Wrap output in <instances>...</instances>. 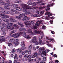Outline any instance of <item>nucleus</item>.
Listing matches in <instances>:
<instances>
[{"instance_id": "nucleus-7", "label": "nucleus", "mask_w": 63, "mask_h": 63, "mask_svg": "<svg viewBox=\"0 0 63 63\" xmlns=\"http://www.w3.org/2000/svg\"><path fill=\"white\" fill-rule=\"evenodd\" d=\"M21 34L20 33V32L19 34H18L17 33H16L15 34H13L11 36V37H14L15 36V38H18L19 37L20 35H21Z\"/></svg>"}, {"instance_id": "nucleus-24", "label": "nucleus", "mask_w": 63, "mask_h": 63, "mask_svg": "<svg viewBox=\"0 0 63 63\" xmlns=\"http://www.w3.org/2000/svg\"><path fill=\"white\" fill-rule=\"evenodd\" d=\"M15 41V39L13 38L9 40V42L10 43H12Z\"/></svg>"}, {"instance_id": "nucleus-44", "label": "nucleus", "mask_w": 63, "mask_h": 63, "mask_svg": "<svg viewBox=\"0 0 63 63\" xmlns=\"http://www.w3.org/2000/svg\"><path fill=\"white\" fill-rule=\"evenodd\" d=\"M46 8V7L45 6H43V7H39L40 9H41L42 10H43V9H44V8Z\"/></svg>"}, {"instance_id": "nucleus-22", "label": "nucleus", "mask_w": 63, "mask_h": 63, "mask_svg": "<svg viewBox=\"0 0 63 63\" xmlns=\"http://www.w3.org/2000/svg\"><path fill=\"white\" fill-rule=\"evenodd\" d=\"M16 10L19 11H22V8L20 7H16V8H15Z\"/></svg>"}, {"instance_id": "nucleus-2", "label": "nucleus", "mask_w": 63, "mask_h": 63, "mask_svg": "<svg viewBox=\"0 0 63 63\" xmlns=\"http://www.w3.org/2000/svg\"><path fill=\"white\" fill-rule=\"evenodd\" d=\"M21 6H22V8H24L23 9L26 10H30L31 9V8L30 7V6L26 4H23L22 2H21Z\"/></svg>"}, {"instance_id": "nucleus-20", "label": "nucleus", "mask_w": 63, "mask_h": 63, "mask_svg": "<svg viewBox=\"0 0 63 63\" xmlns=\"http://www.w3.org/2000/svg\"><path fill=\"white\" fill-rule=\"evenodd\" d=\"M10 12L7 11H4L3 13L4 14H10Z\"/></svg>"}, {"instance_id": "nucleus-23", "label": "nucleus", "mask_w": 63, "mask_h": 63, "mask_svg": "<svg viewBox=\"0 0 63 63\" xmlns=\"http://www.w3.org/2000/svg\"><path fill=\"white\" fill-rule=\"evenodd\" d=\"M4 36H0V39L3 40V41H6L5 39H4Z\"/></svg>"}, {"instance_id": "nucleus-32", "label": "nucleus", "mask_w": 63, "mask_h": 63, "mask_svg": "<svg viewBox=\"0 0 63 63\" xmlns=\"http://www.w3.org/2000/svg\"><path fill=\"white\" fill-rule=\"evenodd\" d=\"M47 45L48 46V47H52V45L50 44H47Z\"/></svg>"}, {"instance_id": "nucleus-53", "label": "nucleus", "mask_w": 63, "mask_h": 63, "mask_svg": "<svg viewBox=\"0 0 63 63\" xmlns=\"http://www.w3.org/2000/svg\"><path fill=\"white\" fill-rule=\"evenodd\" d=\"M34 43H35V45H37L39 44V43L38 42V41H37L36 42H35Z\"/></svg>"}, {"instance_id": "nucleus-25", "label": "nucleus", "mask_w": 63, "mask_h": 63, "mask_svg": "<svg viewBox=\"0 0 63 63\" xmlns=\"http://www.w3.org/2000/svg\"><path fill=\"white\" fill-rule=\"evenodd\" d=\"M21 17H22L23 16H25V13H23L22 14H20V15Z\"/></svg>"}, {"instance_id": "nucleus-21", "label": "nucleus", "mask_w": 63, "mask_h": 63, "mask_svg": "<svg viewBox=\"0 0 63 63\" xmlns=\"http://www.w3.org/2000/svg\"><path fill=\"white\" fill-rule=\"evenodd\" d=\"M46 38L49 41H52V42H54V40L53 39H49L48 37H46Z\"/></svg>"}, {"instance_id": "nucleus-12", "label": "nucleus", "mask_w": 63, "mask_h": 63, "mask_svg": "<svg viewBox=\"0 0 63 63\" xmlns=\"http://www.w3.org/2000/svg\"><path fill=\"white\" fill-rule=\"evenodd\" d=\"M0 4L2 5H3L4 6H7V3L3 2V1L2 0H0Z\"/></svg>"}, {"instance_id": "nucleus-5", "label": "nucleus", "mask_w": 63, "mask_h": 63, "mask_svg": "<svg viewBox=\"0 0 63 63\" xmlns=\"http://www.w3.org/2000/svg\"><path fill=\"white\" fill-rule=\"evenodd\" d=\"M41 22L39 21H37L35 24V25L32 28V29H37L38 28V26H39L40 25V24H41Z\"/></svg>"}, {"instance_id": "nucleus-27", "label": "nucleus", "mask_w": 63, "mask_h": 63, "mask_svg": "<svg viewBox=\"0 0 63 63\" xmlns=\"http://www.w3.org/2000/svg\"><path fill=\"white\" fill-rule=\"evenodd\" d=\"M4 9H7V10H10V7L7 6H5L4 7Z\"/></svg>"}, {"instance_id": "nucleus-40", "label": "nucleus", "mask_w": 63, "mask_h": 63, "mask_svg": "<svg viewBox=\"0 0 63 63\" xmlns=\"http://www.w3.org/2000/svg\"><path fill=\"white\" fill-rule=\"evenodd\" d=\"M14 29H15V28L14 27H12L11 28L10 31L12 30H14Z\"/></svg>"}, {"instance_id": "nucleus-43", "label": "nucleus", "mask_w": 63, "mask_h": 63, "mask_svg": "<svg viewBox=\"0 0 63 63\" xmlns=\"http://www.w3.org/2000/svg\"><path fill=\"white\" fill-rule=\"evenodd\" d=\"M48 16L49 17L52 16V14L49 12V13L48 14Z\"/></svg>"}, {"instance_id": "nucleus-47", "label": "nucleus", "mask_w": 63, "mask_h": 63, "mask_svg": "<svg viewBox=\"0 0 63 63\" xmlns=\"http://www.w3.org/2000/svg\"><path fill=\"white\" fill-rule=\"evenodd\" d=\"M14 44L15 46H18L19 44V43L18 42H15L14 43Z\"/></svg>"}, {"instance_id": "nucleus-64", "label": "nucleus", "mask_w": 63, "mask_h": 63, "mask_svg": "<svg viewBox=\"0 0 63 63\" xmlns=\"http://www.w3.org/2000/svg\"><path fill=\"white\" fill-rule=\"evenodd\" d=\"M19 58H21L22 57V55H20L19 56Z\"/></svg>"}, {"instance_id": "nucleus-39", "label": "nucleus", "mask_w": 63, "mask_h": 63, "mask_svg": "<svg viewBox=\"0 0 63 63\" xmlns=\"http://www.w3.org/2000/svg\"><path fill=\"white\" fill-rule=\"evenodd\" d=\"M34 55H35L36 57H37V56H38V55L37 54V53L36 52H35L34 53Z\"/></svg>"}, {"instance_id": "nucleus-14", "label": "nucleus", "mask_w": 63, "mask_h": 63, "mask_svg": "<svg viewBox=\"0 0 63 63\" xmlns=\"http://www.w3.org/2000/svg\"><path fill=\"white\" fill-rule=\"evenodd\" d=\"M18 6V4H13L11 5V7H15L16 8V7H17Z\"/></svg>"}, {"instance_id": "nucleus-49", "label": "nucleus", "mask_w": 63, "mask_h": 63, "mask_svg": "<svg viewBox=\"0 0 63 63\" xmlns=\"http://www.w3.org/2000/svg\"><path fill=\"white\" fill-rule=\"evenodd\" d=\"M46 52H48V51H50V50H49V49H46Z\"/></svg>"}, {"instance_id": "nucleus-51", "label": "nucleus", "mask_w": 63, "mask_h": 63, "mask_svg": "<svg viewBox=\"0 0 63 63\" xmlns=\"http://www.w3.org/2000/svg\"><path fill=\"white\" fill-rule=\"evenodd\" d=\"M43 60H44V61H45L46 60V58L45 57H44L43 58Z\"/></svg>"}, {"instance_id": "nucleus-16", "label": "nucleus", "mask_w": 63, "mask_h": 63, "mask_svg": "<svg viewBox=\"0 0 63 63\" xmlns=\"http://www.w3.org/2000/svg\"><path fill=\"white\" fill-rule=\"evenodd\" d=\"M10 21H11V22H16V21H17L16 20L13 18H10Z\"/></svg>"}, {"instance_id": "nucleus-37", "label": "nucleus", "mask_w": 63, "mask_h": 63, "mask_svg": "<svg viewBox=\"0 0 63 63\" xmlns=\"http://www.w3.org/2000/svg\"><path fill=\"white\" fill-rule=\"evenodd\" d=\"M33 6H36V2H34L32 3V5Z\"/></svg>"}, {"instance_id": "nucleus-30", "label": "nucleus", "mask_w": 63, "mask_h": 63, "mask_svg": "<svg viewBox=\"0 0 63 63\" xmlns=\"http://www.w3.org/2000/svg\"><path fill=\"white\" fill-rule=\"evenodd\" d=\"M21 45L22 47H25V45L24 44V42H22Z\"/></svg>"}, {"instance_id": "nucleus-61", "label": "nucleus", "mask_w": 63, "mask_h": 63, "mask_svg": "<svg viewBox=\"0 0 63 63\" xmlns=\"http://www.w3.org/2000/svg\"><path fill=\"white\" fill-rule=\"evenodd\" d=\"M11 12H15V11H16V10H14V9H12L11 10Z\"/></svg>"}, {"instance_id": "nucleus-48", "label": "nucleus", "mask_w": 63, "mask_h": 63, "mask_svg": "<svg viewBox=\"0 0 63 63\" xmlns=\"http://www.w3.org/2000/svg\"><path fill=\"white\" fill-rule=\"evenodd\" d=\"M15 32H16V31H15V30H14L12 31L11 32V34H13V33H15Z\"/></svg>"}, {"instance_id": "nucleus-52", "label": "nucleus", "mask_w": 63, "mask_h": 63, "mask_svg": "<svg viewBox=\"0 0 63 63\" xmlns=\"http://www.w3.org/2000/svg\"><path fill=\"white\" fill-rule=\"evenodd\" d=\"M5 1L7 3H10V0H5Z\"/></svg>"}, {"instance_id": "nucleus-31", "label": "nucleus", "mask_w": 63, "mask_h": 63, "mask_svg": "<svg viewBox=\"0 0 63 63\" xmlns=\"http://www.w3.org/2000/svg\"><path fill=\"white\" fill-rule=\"evenodd\" d=\"M16 18H17L18 19H21V17H20V15H19V16H16Z\"/></svg>"}, {"instance_id": "nucleus-8", "label": "nucleus", "mask_w": 63, "mask_h": 63, "mask_svg": "<svg viewBox=\"0 0 63 63\" xmlns=\"http://www.w3.org/2000/svg\"><path fill=\"white\" fill-rule=\"evenodd\" d=\"M45 13V11L44 10H43L41 11L40 14V15H37L36 14L34 15H33V16L34 17H39V16H42L43 14Z\"/></svg>"}, {"instance_id": "nucleus-58", "label": "nucleus", "mask_w": 63, "mask_h": 63, "mask_svg": "<svg viewBox=\"0 0 63 63\" xmlns=\"http://www.w3.org/2000/svg\"><path fill=\"white\" fill-rule=\"evenodd\" d=\"M19 52L20 53H21V52H22V50L21 49H20L19 50Z\"/></svg>"}, {"instance_id": "nucleus-57", "label": "nucleus", "mask_w": 63, "mask_h": 63, "mask_svg": "<svg viewBox=\"0 0 63 63\" xmlns=\"http://www.w3.org/2000/svg\"><path fill=\"white\" fill-rule=\"evenodd\" d=\"M20 26L21 27H22V28H23V27H24V25L22 24L20 25Z\"/></svg>"}, {"instance_id": "nucleus-60", "label": "nucleus", "mask_w": 63, "mask_h": 63, "mask_svg": "<svg viewBox=\"0 0 63 63\" xmlns=\"http://www.w3.org/2000/svg\"><path fill=\"white\" fill-rule=\"evenodd\" d=\"M6 6H11V3H6Z\"/></svg>"}, {"instance_id": "nucleus-38", "label": "nucleus", "mask_w": 63, "mask_h": 63, "mask_svg": "<svg viewBox=\"0 0 63 63\" xmlns=\"http://www.w3.org/2000/svg\"><path fill=\"white\" fill-rule=\"evenodd\" d=\"M8 46L9 47H13V45L11 43H9L8 44Z\"/></svg>"}, {"instance_id": "nucleus-10", "label": "nucleus", "mask_w": 63, "mask_h": 63, "mask_svg": "<svg viewBox=\"0 0 63 63\" xmlns=\"http://www.w3.org/2000/svg\"><path fill=\"white\" fill-rule=\"evenodd\" d=\"M28 9H24L23 10V12H25V15H29L30 14H31V13H30Z\"/></svg>"}, {"instance_id": "nucleus-6", "label": "nucleus", "mask_w": 63, "mask_h": 63, "mask_svg": "<svg viewBox=\"0 0 63 63\" xmlns=\"http://www.w3.org/2000/svg\"><path fill=\"white\" fill-rule=\"evenodd\" d=\"M42 53L41 52L39 53H38V55H40L41 57H44V55L46 56L47 55V53L45 51H43L42 52Z\"/></svg>"}, {"instance_id": "nucleus-45", "label": "nucleus", "mask_w": 63, "mask_h": 63, "mask_svg": "<svg viewBox=\"0 0 63 63\" xmlns=\"http://www.w3.org/2000/svg\"><path fill=\"white\" fill-rule=\"evenodd\" d=\"M13 26H14V27H17L18 25H17V24H14Z\"/></svg>"}, {"instance_id": "nucleus-26", "label": "nucleus", "mask_w": 63, "mask_h": 63, "mask_svg": "<svg viewBox=\"0 0 63 63\" xmlns=\"http://www.w3.org/2000/svg\"><path fill=\"white\" fill-rule=\"evenodd\" d=\"M7 24L9 25L10 26H12L13 25V23H10L9 22H8L7 23Z\"/></svg>"}, {"instance_id": "nucleus-34", "label": "nucleus", "mask_w": 63, "mask_h": 63, "mask_svg": "<svg viewBox=\"0 0 63 63\" xmlns=\"http://www.w3.org/2000/svg\"><path fill=\"white\" fill-rule=\"evenodd\" d=\"M43 1H41L36 2V4H39V3H43Z\"/></svg>"}, {"instance_id": "nucleus-9", "label": "nucleus", "mask_w": 63, "mask_h": 63, "mask_svg": "<svg viewBox=\"0 0 63 63\" xmlns=\"http://www.w3.org/2000/svg\"><path fill=\"white\" fill-rule=\"evenodd\" d=\"M0 17L4 18H9V16L8 15L4 14H0Z\"/></svg>"}, {"instance_id": "nucleus-46", "label": "nucleus", "mask_w": 63, "mask_h": 63, "mask_svg": "<svg viewBox=\"0 0 63 63\" xmlns=\"http://www.w3.org/2000/svg\"><path fill=\"white\" fill-rule=\"evenodd\" d=\"M42 29H43L44 30V29H46V27L45 26H42Z\"/></svg>"}, {"instance_id": "nucleus-35", "label": "nucleus", "mask_w": 63, "mask_h": 63, "mask_svg": "<svg viewBox=\"0 0 63 63\" xmlns=\"http://www.w3.org/2000/svg\"><path fill=\"white\" fill-rule=\"evenodd\" d=\"M39 44H42L43 42H42V40H41V38H39Z\"/></svg>"}, {"instance_id": "nucleus-56", "label": "nucleus", "mask_w": 63, "mask_h": 63, "mask_svg": "<svg viewBox=\"0 0 63 63\" xmlns=\"http://www.w3.org/2000/svg\"><path fill=\"white\" fill-rule=\"evenodd\" d=\"M22 24V23H21V22H19L18 23V25H21Z\"/></svg>"}, {"instance_id": "nucleus-18", "label": "nucleus", "mask_w": 63, "mask_h": 63, "mask_svg": "<svg viewBox=\"0 0 63 63\" xmlns=\"http://www.w3.org/2000/svg\"><path fill=\"white\" fill-rule=\"evenodd\" d=\"M2 20L3 21H4L5 22H8L9 21V19L5 18H3L2 19Z\"/></svg>"}, {"instance_id": "nucleus-11", "label": "nucleus", "mask_w": 63, "mask_h": 63, "mask_svg": "<svg viewBox=\"0 0 63 63\" xmlns=\"http://www.w3.org/2000/svg\"><path fill=\"white\" fill-rule=\"evenodd\" d=\"M37 41L36 39V37L34 36L33 37V38L31 40V42H32V43H34Z\"/></svg>"}, {"instance_id": "nucleus-63", "label": "nucleus", "mask_w": 63, "mask_h": 63, "mask_svg": "<svg viewBox=\"0 0 63 63\" xmlns=\"http://www.w3.org/2000/svg\"><path fill=\"white\" fill-rule=\"evenodd\" d=\"M12 53H14L15 52V49H13L12 50Z\"/></svg>"}, {"instance_id": "nucleus-33", "label": "nucleus", "mask_w": 63, "mask_h": 63, "mask_svg": "<svg viewBox=\"0 0 63 63\" xmlns=\"http://www.w3.org/2000/svg\"><path fill=\"white\" fill-rule=\"evenodd\" d=\"M1 30L2 31H5V28L3 27H1Z\"/></svg>"}, {"instance_id": "nucleus-59", "label": "nucleus", "mask_w": 63, "mask_h": 63, "mask_svg": "<svg viewBox=\"0 0 63 63\" xmlns=\"http://www.w3.org/2000/svg\"><path fill=\"white\" fill-rule=\"evenodd\" d=\"M31 53V51L29 50L28 51V54H30Z\"/></svg>"}, {"instance_id": "nucleus-36", "label": "nucleus", "mask_w": 63, "mask_h": 63, "mask_svg": "<svg viewBox=\"0 0 63 63\" xmlns=\"http://www.w3.org/2000/svg\"><path fill=\"white\" fill-rule=\"evenodd\" d=\"M43 18H44L45 19H47V20H48V18L46 16H44L43 17Z\"/></svg>"}, {"instance_id": "nucleus-17", "label": "nucleus", "mask_w": 63, "mask_h": 63, "mask_svg": "<svg viewBox=\"0 0 63 63\" xmlns=\"http://www.w3.org/2000/svg\"><path fill=\"white\" fill-rule=\"evenodd\" d=\"M16 1H15L14 2L15 3H20V5H21V2L22 1H21L20 0H16Z\"/></svg>"}, {"instance_id": "nucleus-42", "label": "nucleus", "mask_w": 63, "mask_h": 63, "mask_svg": "<svg viewBox=\"0 0 63 63\" xmlns=\"http://www.w3.org/2000/svg\"><path fill=\"white\" fill-rule=\"evenodd\" d=\"M2 25L3 26V27H6L7 26V25H6L5 23H3L2 24Z\"/></svg>"}, {"instance_id": "nucleus-50", "label": "nucleus", "mask_w": 63, "mask_h": 63, "mask_svg": "<svg viewBox=\"0 0 63 63\" xmlns=\"http://www.w3.org/2000/svg\"><path fill=\"white\" fill-rule=\"evenodd\" d=\"M24 47H22L21 48V49L22 50H24V49H25V48H26V47H25V46H24Z\"/></svg>"}, {"instance_id": "nucleus-41", "label": "nucleus", "mask_w": 63, "mask_h": 63, "mask_svg": "<svg viewBox=\"0 0 63 63\" xmlns=\"http://www.w3.org/2000/svg\"><path fill=\"white\" fill-rule=\"evenodd\" d=\"M28 5H32V3H31V2L30 1H29L27 3Z\"/></svg>"}, {"instance_id": "nucleus-15", "label": "nucleus", "mask_w": 63, "mask_h": 63, "mask_svg": "<svg viewBox=\"0 0 63 63\" xmlns=\"http://www.w3.org/2000/svg\"><path fill=\"white\" fill-rule=\"evenodd\" d=\"M29 20V18L27 16H25L24 17L23 19V20L24 21V20Z\"/></svg>"}, {"instance_id": "nucleus-28", "label": "nucleus", "mask_w": 63, "mask_h": 63, "mask_svg": "<svg viewBox=\"0 0 63 63\" xmlns=\"http://www.w3.org/2000/svg\"><path fill=\"white\" fill-rule=\"evenodd\" d=\"M32 45H31L28 48V50H30L32 49Z\"/></svg>"}, {"instance_id": "nucleus-62", "label": "nucleus", "mask_w": 63, "mask_h": 63, "mask_svg": "<svg viewBox=\"0 0 63 63\" xmlns=\"http://www.w3.org/2000/svg\"><path fill=\"white\" fill-rule=\"evenodd\" d=\"M41 48L42 50L43 51H44V50H45V48H44V47H41Z\"/></svg>"}, {"instance_id": "nucleus-13", "label": "nucleus", "mask_w": 63, "mask_h": 63, "mask_svg": "<svg viewBox=\"0 0 63 63\" xmlns=\"http://www.w3.org/2000/svg\"><path fill=\"white\" fill-rule=\"evenodd\" d=\"M53 3H52L50 5H48L47 6V9H46V11H47L48 10H49V9H50V8L49 7H50V6H53Z\"/></svg>"}, {"instance_id": "nucleus-55", "label": "nucleus", "mask_w": 63, "mask_h": 63, "mask_svg": "<svg viewBox=\"0 0 63 63\" xmlns=\"http://www.w3.org/2000/svg\"><path fill=\"white\" fill-rule=\"evenodd\" d=\"M31 57V55H29L28 56H27V58L28 59H29V58H30Z\"/></svg>"}, {"instance_id": "nucleus-1", "label": "nucleus", "mask_w": 63, "mask_h": 63, "mask_svg": "<svg viewBox=\"0 0 63 63\" xmlns=\"http://www.w3.org/2000/svg\"><path fill=\"white\" fill-rule=\"evenodd\" d=\"M33 32H32L31 29H28L27 30L26 32L27 33H31L32 35H36V34H38L40 33L41 35L44 36V34L43 32H41L40 31H39L37 30H33Z\"/></svg>"}, {"instance_id": "nucleus-4", "label": "nucleus", "mask_w": 63, "mask_h": 63, "mask_svg": "<svg viewBox=\"0 0 63 63\" xmlns=\"http://www.w3.org/2000/svg\"><path fill=\"white\" fill-rule=\"evenodd\" d=\"M20 34H21V36H23L25 38L27 39H31V37L30 36L26 35V33L25 32H20Z\"/></svg>"}, {"instance_id": "nucleus-29", "label": "nucleus", "mask_w": 63, "mask_h": 63, "mask_svg": "<svg viewBox=\"0 0 63 63\" xmlns=\"http://www.w3.org/2000/svg\"><path fill=\"white\" fill-rule=\"evenodd\" d=\"M15 14L16 15H19V14H20V12H18V11L16 10H15Z\"/></svg>"}, {"instance_id": "nucleus-3", "label": "nucleus", "mask_w": 63, "mask_h": 63, "mask_svg": "<svg viewBox=\"0 0 63 63\" xmlns=\"http://www.w3.org/2000/svg\"><path fill=\"white\" fill-rule=\"evenodd\" d=\"M24 23L25 25L27 26V27L28 28L30 27H31L30 25L31 24L33 25L34 24V23L33 21H32L25 22H24Z\"/></svg>"}, {"instance_id": "nucleus-19", "label": "nucleus", "mask_w": 63, "mask_h": 63, "mask_svg": "<svg viewBox=\"0 0 63 63\" xmlns=\"http://www.w3.org/2000/svg\"><path fill=\"white\" fill-rule=\"evenodd\" d=\"M17 56V54H16L15 55V56L14 57V59L16 60V61H18V59L17 58H16V57Z\"/></svg>"}, {"instance_id": "nucleus-54", "label": "nucleus", "mask_w": 63, "mask_h": 63, "mask_svg": "<svg viewBox=\"0 0 63 63\" xmlns=\"http://www.w3.org/2000/svg\"><path fill=\"white\" fill-rule=\"evenodd\" d=\"M42 50L41 47L39 48V52H41V51H42Z\"/></svg>"}]
</instances>
